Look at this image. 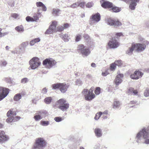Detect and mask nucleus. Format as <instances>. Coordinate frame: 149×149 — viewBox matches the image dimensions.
<instances>
[{
  "mask_svg": "<svg viewBox=\"0 0 149 149\" xmlns=\"http://www.w3.org/2000/svg\"><path fill=\"white\" fill-rule=\"evenodd\" d=\"M143 75V73L139 71H135L133 74H132L130 75V77L131 79H138L140 78H141Z\"/></svg>",
  "mask_w": 149,
  "mask_h": 149,
  "instance_id": "12",
  "label": "nucleus"
},
{
  "mask_svg": "<svg viewBox=\"0 0 149 149\" xmlns=\"http://www.w3.org/2000/svg\"><path fill=\"white\" fill-rule=\"evenodd\" d=\"M34 118L36 121H38L42 119V118L39 114H37V115H35L34 116Z\"/></svg>",
  "mask_w": 149,
  "mask_h": 149,
  "instance_id": "36",
  "label": "nucleus"
},
{
  "mask_svg": "<svg viewBox=\"0 0 149 149\" xmlns=\"http://www.w3.org/2000/svg\"><path fill=\"white\" fill-rule=\"evenodd\" d=\"M95 133L96 136L97 137H101L102 135V130L99 128H96L95 130Z\"/></svg>",
  "mask_w": 149,
  "mask_h": 149,
  "instance_id": "23",
  "label": "nucleus"
},
{
  "mask_svg": "<svg viewBox=\"0 0 149 149\" xmlns=\"http://www.w3.org/2000/svg\"><path fill=\"white\" fill-rule=\"evenodd\" d=\"M57 22L56 21L53 22L50 26L49 28L45 31V34H50L56 31V27Z\"/></svg>",
  "mask_w": 149,
  "mask_h": 149,
  "instance_id": "10",
  "label": "nucleus"
},
{
  "mask_svg": "<svg viewBox=\"0 0 149 149\" xmlns=\"http://www.w3.org/2000/svg\"><path fill=\"white\" fill-rule=\"evenodd\" d=\"M78 3H75L70 6H68V7H69L72 8H75L78 7Z\"/></svg>",
  "mask_w": 149,
  "mask_h": 149,
  "instance_id": "35",
  "label": "nucleus"
},
{
  "mask_svg": "<svg viewBox=\"0 0 149 149\" xmlns=\"http://www.w3.org/2000/svg\"><path fill=\"white\" fill-rule=\"evenodd\" d=\"M15 30L19 32H22L24 31V28L23 26L20 25L16 27L15 28Z\"/></svg>",
  "mask_w": 149,
  "mask_h": 149,
  "instance_id": "26",
  "label": "nucleus"
},
{
  "mask_svg": "<svg viewBox=\"0 0 149 149\" xmlns=\"http://www.w3.org/2000/svg\"><path fill=\"white\" fill-rule=\"evenodd\" d=\"M138 93V91L136 90H134L133 88L132 93L134 95H136Z\"/></svg>",
  "mask_w": 149,
  "mask_h": 149,
  "instance_id": "60",
  "label": "nucleus"
},
{
  "mask_svg": "<svg viewBox=\"0 0 149 149\" xmlns=\"http://www.w3.org/2000/svg\"><path fill=\"white\" fill-rule=\"evenodd\" d=\"M81 36L80 34H78L76 37L75 41L77 42L79 41L81 39Z\"/></svg>",
  "mask_w": 149,
  "mask_h": 149,
  "instance_id": "43",
  "label": "nucleus"
},
{
  "mask_svg": "<svg viewBox=\"0 0 149 149\" xmlns=\"http://www.w3.org/2000/svg\"><path fill=\"white\" fill-rule=\"evenodd\" d=\"M52 100V98L51 97H47L44 100V102L47 104H49L51 102Z\"/></svg>",
  "mask_w": 149,
  "mask_h": 149,
  "instance_id": "30",
  "label": "nucleus"
},
{
  "mask_svg": "<svg viewBox=\"0 0 149 149\" xmlns=\"http://www.w3.org/2000/svg\"><path fill=\"white\" fill-rule=\"evenodd\" d=\"M9 139L8 136L5 134L3 131H0V142H3L8 141Z\"/></svg>",
  "mask_w": 149,
  "mask_h": 149,
  "instance_id": "15",
  "label": "nucleus"
},
{
  "mask_svg": "<svg viewBox=\"0 0 149 149\" xmlns=\"http://www.w3.org/2000/svg\"><path fill=\"white\" fill-rule=\"evenodd\" d=\"M139 1V0H131L129 6L130 8L132 10H134L136 5V3Z\"/></svg>",
  "mask_w": 149,
  "mask_h": 149,
  "instance_id": "21",
  "label": "nucleus"
},
{
  "mask_svg": "<svg viewBox=\"0 0 149 149\" xmlns=\"http://www.w3.org/2000/svg\"><path fill=\"white\" fill-rule=\"evenodd\" d=\"M60 83H57L53 84L52 85V89L55 90L59 88L60 89Z\"/></svg>",
  "mask_w": 149,
  "mask_h": 149,
  "instance_id": "32",
  "label": "nucleus"
},
{
  "mask_svg": "<svg viewBox=\"0 0 149 149\" xmlns=\"http://www.w3.org/2000/svg\"><path fill=\"white\" fill-rule=\"evenodd\" d=\"M107 24L110 26H113L115 27H118L121 25V23L118 20H114L111 18L107 19Z\"/></svg>",
  "mask_w": 149,
  "mask_h": 149,
  "instance_id": "11",
  "label": "nucleus"
},
{
  "mask_svg": "<svg viewBox=\"0 0 149 149\" xmlns=\"http://www.w3.org/2000/svg\"><path fill=\"white\" fill-rule=\"evenodd\" d=\"M47 112L45 111H41L37 112V114H39L42 118L45 117L47 114Z\"/></svg>",
  "mask_w": 149,
  "mask_h": 149,
  "instance_id": "25",
  "label": "nucleus"
},
{
  "mask_svg": "<svg viewBox=\"0 0 149 149\" xmlns=\"http://www.w3.org/2000/svg\"><path fill=\"white\" fill-rule=\"evenodd\" d=\"M47 92V89L46 88H43L42 91V93H46Z\"/></svg>",
  "mask_w": 149,
  "mask_h": 149,
  "instance_id": "55",
  "label": "nucleus"
},
{
  "mask_svg": "<svg viewBox=\"0 0 149 149\" xmlns=\"http://www.w3.org/2000/svg\"><path fill=\"white\" fill-rule=\"evenodd\" d=\"M123 74H119L116 77L115 80L116 87H117L119 84H120L122 81V78L123 77Z\"/></svg>",
  "mask_w": 149,
  "mask_h": 149,
  "instance_id": "16",
  "label": "nucleus"
},
{
  "mask_svg": "<svg viewBox=\"0 0 149 149\" xmlns=\"http://www.w3.org/2000/svg\"><path fill=\"white\" fill-rule=\"evenodd\" d=\"M94 3L93 2H89L87 3L86 6L87 8H90L93 6Z\"/></svg>",
  "mask_w": 149,
  "mask_h": 149,
  "instance_id": "42",
  "label": "nucleus"
},
{
  "mask_svg": "<svg viewBox=\"0 0 149 149\" xmlns=\"http://www.w3.org/2000/svg\"><path fill=\"white\" fill-rule=\"evenodd\" d=\"M60 11L58 9L54 8L52 10V14L55 16H58Z\"/></svg>",
  "mask_w": 149,
  "mask_h": 149,
  "instance_id": "27",
  "label": "nucleus"
},
{
  "mask_svg": "<svg viewBox=\"0 0 149 149\" xmlns=\"http://www.w3.org/2000/svg\"><path fill=\"white\" fill-rule=\"evenodd\" d=\"M11 16L15 19H16L19 16V15L16 13H12L11 14Z\"/></svg>",
  "mask_w": 149,
  "mask_h": 149,
  "instance_id": "50",
  "label": "nucleus"
},
{
  "mask_svg": "<svg viewBox=\"0 0 149 149\" xmlns=\"http://www.w3.org/2000/svg\"><path fill=\"white\" fill-rule=\"evenodd\" d=\"M101 115V112H100L99 113H97L95 117V119L96 120H98L100 118Z\"/></svg>",
  "mask_w": 149,
  "mask_h": 149,
  "instance_id": "37",
  "label": "nucleus"
},
{
  "mask_svg": "<svg viewBox=\"0 0 149 149\" xmlns=\"http://www.w3.org/2000/svg\"><path fill=\"white\" fill-rule=\"evenodd\" d=\"M112 9L113 11L115 12H118L121 10V8L116 6L112 7Z\"/></svg>",
  "mask_w": 149,
  "mask_h": 149,
  "instance_id": "33",
  "label": "nucleus"
},
{
  "mask_svg": "<svg viewBox=\"0 0 149 149\" xmlns=\"http://www.w3.org/2000/svg\"><path fill=\"white\" fill-rule=\"evenodd\" d=\"M116 66L114 63L111 64L110 67V69L112 71L114 70L116 68Z\"/></svg>",
  "mask_w": 149,
  "mask_h": 149,
  "instance_id": "39",
  "label": "nucleus"
},
{
  "mask_svg": "<svg viewBox=\"0 0 149 149\" xmlns=\"http://www.w3.org/2000/svg\"><path fill=\"white\" fill-rule=\"evenodd\" d=\"M135 49V45L134 43H132L130 47H128V49L126 51V53L129 55H131L133 53V52Z\"/></svg>",
  "mask_w": 149,
  "mask_h": 149,
  "instance_id": "19",
  "label": "nucleus"
},
{
  "mask_svg": "<svg viewBox=\"0 0 149 149\" xmlns=\"http://www.w3.org/2000/svg\"><path fill=\"white\" fill-rule=\"evenodd\" d=\"M82 84L81 81L80 79H78L76 80V84L79 86L81 85Z\"/></svg>",
  "mask_w": 149,
  "mask_h": 149,
  "instance_id": "49",
  "label": "nucleus"
},
{
  "mask_svg": "<svg viewBox=\"0 0 149 149\" xmlns=\"http://www.w3.org/2000/svg\"><path fill=\"white\" fill-rule=\"evenodd\" d=\"M115 64L118 66H120L122 64V61L120 60L116 61L114 63Z\"/></svg>",
  "mask_w": 149,
  "mask_h": 149,
  "instance_id": "44",
  "label": "nucleus"
},
{
  "mask_svg": "<svg viewBox=\"0 0 149 149\" xmlns=\"http://www.w3.org/2000/svg\"><path fill=\"white\" fill-rule=\"evenodd\" d=\"M137 102V101L136 100L132 101L130 102L129 104H136Z\"/></svg>",
  "mask_w": 149,
  "mask_h": 149,
  "instance_id": "58",
  "label": "nucleus"
},
{
  "mask_svg": "<svg viewBox=\"0 0 149 149\" xmlns=\"http://www.w3.org/2000/svg\"><path fill=\"white\" fill-rule=\"evenodd\" d=\"M16 115V113L14 111L13 112L10 110H9L7 113V116L8 117L6 121L8 123H10L17 121L20 118L19 116H17L14 117Z\"/></svg>",
  "mask_w": 149,
  "mask_h": 149,
  "instance_id": "2",
  "label": "nucleus"
},
{
  "mask_svg": "<svg viewBox=\"0 0 149 149\" xmlns=\"http://www.w3.org/2000/svg\"><path fill=\"white\" fill-rule=\"evenodd\" d=\"M33 40L35 43L38 42L40 41V39L39 38H35Z\"/></svg>",
  "mask_w": 149,
  "mask_h": 149,
  "instance_id": "54",
  "label": "nucleus"
},
{
  "mask_svg": "<svg viewBox=\"0 0 149 149\" xmlns=\"http://www.w3.org/2000/svg\"><path fill=\"white\" fill-rule=\"evenodd\" d=\"M54 120L56 122H59L61 121L63 119L61 117H56L54 118Z\"/></svg>",
  "mask_w": 149,
  "mask_h": 149,
  "instance_id": "47",
  "label": "nucleus"
},
{
  "mask_svg": "<svg viewBox=\"0 0 149 149\" xmlns=\"http://www.w3.org/2000/svg\"><path fill=\"white\" fill-rule=\"evenodd\" d=\"M7 63L6 61H4L2 62V65L3 66H5L7 64Z\"/></svg>",
  "mask_w": 149,
  "mask_h": 149,
  "instance_id": "64",
  "label": "nucleus"
},
{
  "mask_svg": "<svg viewBox=\"0 0 149 149\" xmlns=\"http://www.w3.org/2000/svg\"><path fill=\"white\" fill-rule=\"evenodd\" d=\"M40 124L43 126H47L49 125V122L47 121H41L40 122Z\"/></svg>",
  "mask_w": 149,
  "mask_h": 149,
  "instance_id": "34",
  "label": "nucleus"
},
{
  "mask_svg": "<svg viewBox=\"0 0 149 149\" xmlns=\"http://www.w3.org/2000/svg\"><path fill=\"white\" fill-rule=\"evenodd\" d=\"M30 67L32 69L34 70L37 68L41 64L39 58L35 57H33L29 61Z\"/></svg>",
  "mask_w": 149,
  "mask_h": 149,
  "instance_id": "7",
  "label": "nucleus"
},
{
  "mask_svg": "<svg viewBox=\"0 0 149 149\" xmlns=\"http://www.w3.org/2000/svg\"><path fill=\"white\" fill-rule=\"evenodd\" d=\"M29 79L27 78H24L22 79L21 81V82L22 84H25L27 83L29 81Z\"/></svg>",
  "mask_w": 149,
  "mask_h": 149,
  "instance_id": "38",
  "label": "nucleus"
},
{
  "mask_svg": "<svg viewBox=\"0 0 149 149\" xmlns=\"http://www.w3.org/2000/svg\"><path fill=\"white\" fill-rule=\"evenodd\" d=\"M144 95L146 97H148L149 96V89L147 88L144 93Z\"/></svg>",
  "mask_w": 149,
  "mask_h": 149,
  "instance_id": "41",
  "label": "nucleus"
},
{
  "mask_svg": "<svg viewBox=\"0 0 149 149\" xmlns=\"http://www.w3.org/2000/svg\"><path fill=\"white\" fill-rule=\"evenodd\" d=\"M3 80L7 83H10L11 82V78L9 77H5L3 78Z\"/></svg>",
  "mask_w": 149,
  "mask_h": 149,
  "instance_id": "45",
  "label": "nucleus"
},
{
  "mask_svg": "<svg viewBox=\"0 0 149 149\" xmlns=\"http://www.w3.org/2000/svg\"><path fill=\"white\" fill-rule=\"evenodd\" d=\"M120 106V103L119 101H115L113 103V108H118Z\"/></svg>",
  "mask_w": 149,
  "mask_h": 149,
  "instance_id": "31",
  "label": "nucleus"
},
{
  "mask_svg": "<svg viewBox=\"0 0 149 149\" xmlns=\"http://www.w3.org/2000/svg\"><path fill=\"white\" fill-rule=\"evenodd\" d=\"M56 62L52 58H47L44 60L42 62L43 65L46 68L50 69L55 65Z\"/></svg>",
  "mask_w": 149,
  "mask_h": 149,
  "instance_id": "5",
  "label": "nucleus"
},
{
  "mask_svg": "<svg viewBox=\"0 0 149 149\" xmlns=\"http://www.w3.org/2000/svg\"><path fill=\"white\" fill-rule=\"evenodd\" d=\"M63 26L64 28V29L67 28L69 27V24H68V23L65 24H64V25Z\"/></svg>",
  "mask_w": 149,
  "mask_h": 149,
  "instance_id": "59",
  "label": "nucleus"
},
{
  "mask_svg": "<svg viewBox=\"0 0 149 149\" xmlns=\"http://www.w3.org/2000/svg\"><path fill=\"white\" fill-rule=\"evenodd\" d=\"M78 49L80 51L83 56H87L90 54L91 51L89 47L83 45H80L77 47Z\"/></svg>",
  "mask_w": 149,
  "mask_h": 149,
  "instance_id": "6",
  "label": "nucleus"
},
{
  "mask_svg": "<svg viewBox=\"0 0 149 149\" xmlns=\"http://www.w3.org/2000/svg\"><path fill=\"white\" fill-rule=\"evenodd\" d=\"M11 53L13 54H17V50H15L14 51H11Z\"/></svg>",
  "mask_w": 149,
  "mask_h": 149,
  "instance_id": "63",
  "label": "nucleus"
},
{
  "mask_svg": "<svg viewBox=\"0 0 149 149\" xmlns=\"http://www.w3.org/2000/svg\"><path fill=\"white\" fill-rule=\"evenodd\" d=\"M29 45V42L28 41H26L22 42L20 45V49H23L25 48L27 46Z\"/></svg>",
  "mask_w": 149,
  "mask_h": 149,
  "instance_id": "28",
  "label": "nucleus"
},
{
  "mask_svg": "<svg viewBox=\"0 0 149 149\" xmlns=\"http://www.w3.org/2000/svg\"><path fill=\"white\" fill-rule=\"evenodd\" d=\"M148 136L149 134L146 129L143 128L137 134L135 139L138 144L143 142L149 144V139L148 138Z\"/></svg>",
  "mask_w": 149,
  "mask_h": 149,
  "instance_id": "1",
  "label": "nucleus"
},
{
  "mask_svg": "<svg viewBox=\"0 0 149 149\" xmlns=\"http://www.w3.org/2000/svg\"><path fill=\"white\" fill-rule=\"evenodd\" d=\"M57 103L59 104L58 108L63 111H66L69 108V104L65 100L60 99Z\"/></svg>",
  "mask_w": 149,
  "mask_h": 149,
  "instance_id": "4",
  "label": "nucleus"
},
{
  "mask_svg": "<svg viewBox=\"0 0 149 149\" xmlns=\"http://www.w3.org/2000/svg\"><path fill=\"white\" fill-rule=\"evenodd\" d=\"M108 45L110 48H115L118 47L119 45V44L115 38H113L108 42Z\"/></svg>",
  "mask_w": 149,
  "mask_h": 149,
  "instance_id": "13",
  "label": "nucleus"
},
{
  "mask_svg": "<svg viewBox=\"0 0 149 149\" xmlns=\"http://www.w3.org/2000/svg\"><path fill=\"white\" fill-rule=\"evenodd\" d=\"M32 18H33V21H36L38 19V17L37 16H34L33 17H32Z\"/></svg>",
  "mask_w": 149,
  "mask_h": 149,
  "instance_id": "57",
  "label": "nucleus"
},
{
  "mask_svg": "<svg viewBox=\"0 0 149 149\" xmlns=\"http://www.w3.org/2000/svg\"><path fill=\"white\" fill-rule=\"evenodd\" d=\"M82 93L83 95H84L85 100L87 101H91L95 97L94 94L88 93V90L87 89H84Z\"/></svg>",
  "mask_w": 149,
  "mask_h": 149,
  "instance_id": "8",
  "label": "nucleus"
},
{
  "mask_svg": "<svg viewBox=\"0 0 149 149\" xmlns=\"http://www.w3.org/2000/svg\"><path fill=\"white\" fill-rule=\"evenodd\" d=\"M36 5L38 7H41L42 10L44 11L46 10V7L42 3L40 2H37L36 3Z\"/></svg>",
  "mask_w": 149,
  "mask_h": 149,
  "instance_id": "24",
  "label": "nucleus"
},
{
  "mask_svg": "<svg viewBox=\"0 0 149 149\" xmlns=\"http://www.w3.org/2000/svg\"><path fill=\"white\" fill-rule=\"evenodd\" d=\"M1 29L0 28V38L2 37L5 36L6 35L9 33V32H5L4 33H2L1 32Z\"/></svg>",
  "mask_w": 149,
  "mask_h": 149,
  "instance_id": "40",
  "label": "nucleus"
},
{
  "mask_svg": "<svg viewBox=\"0 0 149 149\" xmlns=\"http://www.w3.org/2000/svg\"><path fill=\"white\" fill-rule=\"evenodd\" d=\"M100 88L99 87L96 88L95 91V93L96 95H98L100 93Z\"/></svg>",
  "mask_w": 149,
  "mask_h": 149,
  "instance_id": "46",
  "label": "nucleus"
},
{
  "mask_svg": "<svg viewBox=\"0 0 149 149\" xmlns=\"http://www.w3.org/2000/svg\"><path fill=\"white\" fill-rule=\"evenodd\" d=\"M26 20L28 22L33 21V18L30 16H27L26 17Z\"/></svg>",
  "mask_w": 149,
  "mask_h": 149,
  "instance_id": "52",
  "label": "nucleus"
},
{
  "mask_svg": "<svg viewBox=\"0 0 149 149\" xmlns=\"http://www.w3.org/2000/svg\"><path fill=\"white\" fill-rule=\"evenodd\" d=\"M101 6L102 7L104 8H109L112 7L113 6V5L112 3L106 1H104L102 3Z\"/></svg>",
  "mask_w": 149,
  "mask_h": 149,
  "instance_id": "20",
  "label": "nucleus"
},
{
  "mask_svg": "<svg viewBox=\"0 0 149 149\" xmlns=\"http://www.w3.org/2000/svg\"><path fill=\"white\" fill-rule=\"evenodd\" d=\"M59 36L62 38V40L65 42H68L70 39V35L68 34L60 35Z\"/></svg>",
  "mask_w": 149,
  "mask_h": 149,
  "instance_id": "22",
  "label": "nucleus"
},
{
  "mask_svg": "<svg viewBox=\"0 0 149 149\" xmlns=\"http://www.w3.org/2000/svg\"><path fill=\"white\" fill-rule=\"evenodd\" d=\"M108 111L107 110H106L102 112V114H105V115L107 114L108 113Z\"/></svg>",
  "mask_w": 149,
  "mask_h": 149,
  "instance_id": "62",
  "label": "nucleus"
},
{
  "mask_svg": "<svg viewBox=\"0 0 149 149\" xmlns=\"http://www.w3.org/2000/svg\"><path fill=\"white\" fill-rule=\"evenodd\" d=\"M133 88H130L128 90L127 92V93L128 95H132V93L133 91Z\"/></svg>",
  "mask_w": 149,
  "mask_h": 149,
  "instance_id": "48",
  "label": "nucleus"
},
{
  "mask_svg": "<svg viewBox=\"0 0 149 149\" xmlns=\"http://www.w3.org/2000/svg\"><path fill=\"white\" fill-rule=\"evenodd\" d=\"M22 97L21 95L19 93H17L14 96L13 99L15 101L19 100Z\"/></svg>",
  "mask_w": 149,
  "mask_h": 149,
  "instance_id": "29",
  "label": "nucleus"
},
{
  "mask_svg": "<svg viewBox=\"0 0 149 149\" xmlns=\"http://www.w3.org/2000/svg\"><path fill=\"white\" fill-rule=\"evenodd\" d=\"M134 44L135 45L136 50L137 52H141L144 51L146 48V45L144 44L136 43Z\"/></svg>",
  "mask_w": 149,
  "mask_h": 149,
  "instance_id": "14",
  "label": "nucleus"
},
{
  "mask_svg": "<svg viewBox=\"0 0 149 149\" xmlns=\"http://www.w3.org/2000/svg\"><path fill=\"white\" fill-rule=\"evenodd\" d=\"M85 4V3L84 2H82L80 3H78V6H79L81 7L84 8Z\"/></svg>",
  "mask_w": 149,
  "mask_h": 149,
  "instance_id": "53",
  "label": "nucleus"
},
{
  "mask_svg": "<svg viewBox=\"0 0 149 149\" xmlns=\"http://www.w3.org/2000/svg\"><path fill=\"white\" fill-rule=\"evenodd\" d=\"M35 42L33 40L30 42V44L31 46H33L35 44Z\"/></svg>",
  "mask_w": 149,
  "mask_h": 149,
  "instance_id": "61",
  "label": "nucleus"
},
{
  "mask_svg": "<svg viewBox=\"0 0 149 149\" xmlns=\"http://www.w3.org/2000/svg\"><path fill=\"white\" fill-rule=\"evenodd\" d=\"M58 30L59 31H62L64 29V28L63 26H58L57 27Z\"/></svg>",
  "mask_w": 149,
  "mask_h": 149,
  "instance_id": "51",
  "label": "nucleus"
},
{
  "mask_svg": "<svg viewBox=\"0 0 149 149\" xmlns=\"http://www.w3.org/2000/svg\"><path fill=\"white\" fill-rule=\"evenodd\" d=\"M46 144V141L43 138H38L36 139L35 144L33 147V149H41L45 147Z\"/></svg>",
  "mask_w": 149,
  "mask_h": 149,
  "instance_id": "3",
  "label": "nucleus"
},
{
  "mask_svg": "<svg viewBox=\"0 0 149 149\" xmlns=\"http://www.w3.org/2000/svg\"><path fill=\"white\" fill-rule=\"evenodd\" d=\"M69 86V84H68L60 83L59 89L62 93H64L67 91Z\"/></svg>",
  "mask_w": 149,
  "mask_h": 149,
  "instance_id": "17",
  "label": "nucleus"
},
{
  "mask_svg": "<svg viewBox=\"0 0 149 149\" xmlns=\"http://www.w3.org/2000/svg\"><path fill=\"white\" fill-rule=\"evenodd\" d=\"M9 93V89L0 86V101L5 98Z\"/></svg>",
  "mask_w": 149,
  "mask_h": 149,
  "instance_id": "9",
  "label": "nucleus"
},
{
  "mask_svg": "<svg viewBox=\"0 0 149 149\" xmlns=\"http://www.w3.org/2000/svg\"><path fill=\"white\" fill-rule=\"evenodd\" d=\"M83 37L86 40L88 39L89 38V37L88 35L87 34H84L83 36Z\"/></svg>",
  "mask_w": 149,
  "mask_h": 149,
  "instance_id": "56",
  "label": "nucleus"
},
{
  "mask_svg": "<svg viewBox=\"0 0 149 149\" xmlns=\"http://www.w3.org/2000/svg\"><path fill=\"white\" fill-rule=\"evenodd\" d=\"M91 20L94 21L96 22H98L100 19V14L97 13L96 14L92 15L90 18Z\"/></svg>",
  "mask_w": 149,
  "mask_h": 149,
  "instance_id": "18",
  "label": "nucleus"
}]
</instances>
